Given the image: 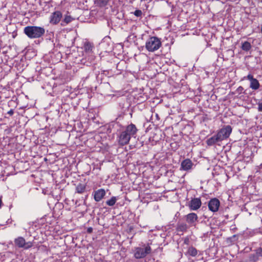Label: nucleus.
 Masks as SVG:
<instances>
[{"instance_id": "1a4fd4ad", "label": "nucleus", "mask_w": 262, "mask_h": 262, "mask_svg": "<svg viewBox=\"0 0 262 262\" xmlns=\"http://www.w3.org/2000/svg\"><path fill=\"white\" fill-rule=\"evenodd\" d=\"M220 205V202L217 199L213 198L211 199L208 202L209 209L212 212H216Z\"/></svg>"}, {"instance_id": "6e6552de", "label": "nucleus", "mask_w": 262, "mask_h": 262, "mask_svg": "<svg viewBox=\"0 0 262 262\" xmlns=\"http://www.w3.org/2000/svg\"><path fill=\"white\" fill-rule=\"evenodd\" d=\"M130 136L125 131L123 130L119 136L118 142L119 144L124 145L128 143Z\"/></svg>"}, {"instance_id": "c85d7f7f", "label": "nucleus", "mask_w": 262, "mask_h": 262, "mask_svg": "<svg viewBox=\"0 0 262 262\" xmlns=\"http://www.w3.org/2000/svg\"><path fill=\"white\" fill-rule=\"evenodd\" d=\"M93 229L92 227H89L87 229V232L89 233H91L93 232Z\"/></svg>"}, {"instance_id": "20e7f679", "label": "nucleus", "mask_w": 262, "mask_h": 262, "mask_svg": "<svg viewBox=\"0 0 262 262\" xmlns=\"http://www.w3.org/2000/svg\"><path fill=\"white\" fill-rule=\"evenodd\" d=\"M151 251V249L149 245L137 247L135 250L134 256L136 259L143 258L149 254Z\"/></svg>"}, {"instance_id": "c756f323", "label": "nucleus", "mask_w": 262, "mask_h": 262, "mask_svg": "<svg viewBox=\"0 0 262 262\" xmlns=\"http://www.w3.org/2000/svg\"><path fill=\"white\" fill-rule=\"evenodd\" d=\"M2 204V200L0 199V207H1Z\"/></svg>"}, {"instance_id": "a211bd4d", "label": "nucleus", "mask_w": 262, "mask_h": 262, "mask_svg": "<svg viewBox=\"0 0 262 262\" xmlns=\"http://www.w3.org/2000/svg\"><path fill=\"white\" fill-rule=\"evenodd\" d=\"M187 254L192 256H195L198 254V251L193 247H190L188 248Z\"/></svg>"}, {"instance_id": "f03ea898", "label": "nucleus", "mask_w": 262, "mask_h": 262, "mask_svg": "<svg viewBox=\"0 0 262 262\" xmlns=\"http://www.w3.org/2000/svg\"><path fill=\"white\" fill-rule=\"evenodd\" d=\"M24 32L30 38H38L44 35L45 29L41 27L27 26L24 28Z\"/></svg>"}, {"instance_id": "2eb2a0df", "label": "nucleus", "mask_w": 262, "mask_h": 262, "mask_svg": "<svg viewBox=\"0 0 262 262\" xmlns=\"http://www.w3.org/2000/svg\"><path fill=\"white\" fill-rule=\"evenodd\" d=\"M250 87L253 90H257L259 88V83L258 81L255 78L253 79L250 81Z\"/></svg>"}, {"instance_id": "5701e85b", "label": "nucleus", "mask_w": 262, "mask_h": 262, "mask_svg": "<svg viewBox=\"0 0 262 262\" xmlns=\"http://www.w3.org/2000/svg\"><path fill=\"white\" fill-rule=\"evenodd\" d=\"M255 254L259 257H262V248L259 247L255 250Z\"/></svg>"}, {"instance_id": "b1692460", "label": "nucleus", "mask_w": 262, "mask_h": 262, "mask_svg": "<svg viewBox=\"0 0 262 262\" xmlns=\"http://www.w3.org/2000/svg\"><path fill=\"white\" fill-rule=\"evenodd\" d=\"M134 14L135 16L137 17H140L142 15V11L140 10H136L134 12Z\"/></svg>"}, {"instance_id": "7c9ffc66", "label": "nucleus", "mask_w": 262, "mask_h": 262, "mask_svg": "<svg viewBox=\"0 0 262 262\" xmlns=\"http://www.w3.org/2000/svg\"><path fill=\"white\" fill-rule=\"evenodd\" d=\"M240 262H248L247 260H243V261H241Z\"/></svg>"}, {"instance_id": "dca6fc26", "label": "nucleus", "mask_w": 262, "mask_h": 262, "mask_svg": "<svg viewBox=\"0 0 262 262\" xmlns=\"http://www.w3.org/2000/svg\"><path fill=\"white\" fill-rule=\"evenodd\" d=\"M188 229V226L186 224L182 223L178 224L177 230L178 232H184Z\"/></svg>"}, {"instance_id": "7ed1b4c3", "label": "nucleus", "mask_w": 262, "mask_h": 262, "mask_svg": "<svg viewBox=\"0 0 262 262\" xmlns=\"http://www.w3.org/2000/svg\"><path fill=\"white\" fill-rule=\"evenodd\" d=\"M162 46L161 39L156 36L150 37L145 42V49L150 52H154Z\"/></svg>"}, {"instance_id": "4be33fe9", "label": "nucleus", "mask_w": 262, "mask_h": 262, "mask_svg": "<svg viewBox=\"0 0 262 262\" xmlns=\"http://www.w3.org/2000/svg\"><path fill=\"white\" fill-rule=\"evenodd\" d=\"M249 258L250 261L255 262L258 260L259 257L255 253L251 254L249 255Z\"/></svg>"}, {"instance_id": "bb28decb", "label": "nucleus", "mask_w": 262, "mask_h": 262, "mask_svg": "<svg viewBox=\"0 0 262 262\" xmlns=\"http://www.w3.org/2000/svg\"><path fill=\"white\" fill-rule=\"evenodd\" d=\"M258 110L259 112H262V102L259 103L258 104Z\"/></svg>"}, {"instance_id": "f3484780", "label": "nucleus", "mask_w": 262, "mask_h": 262, "mask_svg": "<svg viewBox=\"0 0 262 262\" xmlns=\"http://www.w3.org/2000/svg\"><path fill=\"white\" fill-rule=\"evenodd\" d=\"M251 47L250 43L246 41L242 43L241 48L243 51L248 52L251 49Z\"/></svg>"}, {"instance_id": "393cba45", "label": "nucleus", "mask_w": 262, "mask_h": 262, "mask_svg": "<svg viewBox=\"0 0 262 262\" xmlns=\"http://www.w3.org/2000/svg\"><path fill=\"white\" fill-rule=\"evenodd\" d=\"M243 90L244 88L242 86H240L236 90V93H237L238 94H241L243 93Z\"/></svg>"}, {"instance_id": "f8f14e48", "label": "nucleus", "mask_w": 262, "mask_h": 262, "mask_svg": "<svg viewBox=\"0 0 262 262\" xmlns=\"http://www.w3.org/2000/svg\"><path fill=\"white\" fill-rule=\"evenodd\" d=\"M105 194L104 189H99L94 192V199L96 202H99L104 198Z\"/></svg>"}, {"instance_id": "ddd939ff", "label": "nucleus", "mask_w": 262, "mask_h": 262, "mask_svg": "<svg viewBox=\"0 0 262 262\" xmlns=\"http://www.w3.org/2000/svg\"><path fill=\"white\" fill-rule=\"evenodd\" d=\"M125 131L131 137L136 134L137 129L135 125L132 123L126 127Z\"/></svg>"}, {"instance_id": "aec40b11", "label": "nucleus", "mask_w": 262, "mask_h": 262, "mask_svg": "<svg viewBox=\"0 0 262 262\" xmlns=\"http://www.w3.org/2000/svg\"><path fill=\"white\" fill-rule=\"evenodd\" d=\"M117 200V199L116 196H112L111 198V199L106 201L105 203L107 205H108L109 206H113L115 204Z\"/></svg>"}, {"instance_id": "9d476101", "label": "nucleus", "mask_w": 262, "mask_h": 262, "mask_svg": "<svg viewBox=\"0 0 262 262\" xmlns=\"http://www.w3.org/2000/svg\"><path fill=\"white\" fill-rule=\"evenodd\" d=\"M193 166V163L189 159L184 160L181 163V170L188 171L191 170Z\"/></svg>"}, {"instance_id": "f257e3e1", "label": "nucleus", "mask_w": 262, "mask_h": 262, "mask_svg": "<svg viewBox=\"0 0 262 262\" xmlns=\"http://www.w3.org/2000/svg\"><path fill=\"white\" fill-rule=\"evenodd\" d=\"M232 130V127L230 125L224 126L220 129L215 135L208 138L206 141V144L210 146L216 144L220 145V142L229 138Z\"/></svg>"}, {"instance_id": "412c9836", "label": "nucleus", "mask_w": 262, "mask_h": 262, "mask_svg": "<svg viewBox=\"0 0 262 262\" xmlns=\"http://www.w3.org/2000/svg\"><path fill=\"white\" fill-rule=\"evenodd\" d=\"M72 20H73V18H72V17L70 15H66L64 16L63 20L62 21L61 25L62 26H64V24H65L66 25L68 24L69 23L71 22Z\"/></svg>"}, {"instance_id": "39448f33", "label": "nucleus", "mask_w": 262, "mask_h": 262, "mask_svg": "<svg viewBox=\"0 0 262 262\" xmlns=\"http://www.w3.org/2000/svg\"><path fill=\"white\" fill-rule=\"evenodd\" d=\"M14 244L18 248H23L25 249H28L32 247L33 244L31 242H26L25 238L21 236L18 237L14 240Z\"/></svg>"}, {"instance_id": "4468645a", "label": "nucleus", "mask_w": 262, "mask_h": 262, "mask_svg": "<svg viewBox=\"0 0 262 262\" xmlns=\"http://www.w3.org/2000/svg\"><path fill=\"white\" fill-rule=\"evenodd\" d=\"M84 50L87 53H90L92 52L94 48L93 46L89 42H86L84 45Z\"/></svg>"}, {"instance_id": "6ab92c4d", "label": "nucleus", "mask_w": 262, "mask_h": 262, "mask_svg": "<svg viewBox=\"0 0 262 262\" xmlns=\"http://www.w3.org/2000/svg\"><path fill=\"white\" fill-rule=\"evenodd\" d=\"M85 186L82 184H79L76 188V192L78 193H82L85 191Z\"/></svg>"}, {"instance_id": "9b49d317", "label": "nucleus", "mask_w": 262, "mask_h": 262, "mask_svg": "<svg viewBox=\"0 0 262 262\" xmlns=\"http://www.w3.org/2000/svg\"><path fill=\"white\" fill-rule=\"evenodd\" d=\"M198 219V215L195 213H190L186 215V221L191 226L194 225Z\"/></svg>"}, {"instance_id": "423d86ee", "label": "nucleus", "mask_w": 262, "mask_h": 262, "mask_svg": "<svg viewBox=\"0 0 262 262\" xmlns=\"http://www.w3.org/2000/svg\"><path fill=\"white\" fill-rule=\"evenodd\" d=\"M62 17V13L60 11H55L51 14L49 22L52 25H56L60 21Z\"/></svg>"}, {"instance_id": "0eeeda50", "label": "nucleus", "mask_w": 262, "mask_h": 262, "mask_svg": "<svg viewBox=\"0 0 262 262\" xmlns=\"http://www.w3.org/2000/svg\"><path fill=\"white\" fill-rule=\"evenodd\" d=\"M202 202L200 198L192 199L188 203V207L191 210H196L200 208Z\"/></svg>"}, {"instance_id": "a878e982", "label": "nucleus", "mask_w": 262, "mask_h": 262, "mask_svg": "<svg viewBox=\"0 0 262 262\" xmlns=\"http://www.w3.org/2000/svg\"><path fill=\"white\" fill-rule=\"evenodd\" d=\"M246 78L248 80H250V81L254 79V78L253 77V76L251 74L248 75L246 77Z\"/></svg>"}, {"instance_id": "cd10ccee", "label": "nucleus", "mask_w": 262, "mask_h": 262, "mask_svg": "<svg viewBox=\"0 0 262 262\" xmlns=\"http://www.w3.org/2000/svg\"><path fill=\"white\" fill-rule=\"evenodd\" d=\"M7 114L10 116H12L14 114V111L12 109H11L8 112Z\"/></svg>"}]
</instances>
